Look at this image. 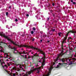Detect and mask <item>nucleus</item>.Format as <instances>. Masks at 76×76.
Here are the masks:
<instances>
[{
	"label": "nucleus",
	"instance_id": "obj_33",
	"mask_svg": "<svg viewBox=\"0 0 76 76\" xmlns=\"http://www.w3.org/2000/svg\"><path fill=\"white\" fill-rule=\"evenodd\" d=\"M13 76H16V74H15V73H13Z\"/></svg>",
	"mask_w": 76,
	"mask_h": 76
},
{
	"label": "nucleus",
	"instance_id": "obj_38",
	"mask_svg": "<svg viewBox=\"0 0 76 76\" xmlns=\"http://www.w3.org/2000/svg\"><path fill=\"white\" fill-rule=\"evenodd\" d=\"M4 54H7L6 53H5ZM9 55H7V56H8Z\"/></svg>",
	"mask_w": 76,
	"mask_h": 76
},
{
	"label": "nucleus",
	"instance_id": "obj_24",
	"mask_svg": "<svg viewBox=\"0 0 76 76\" xmlns=\"http://www.w3.org/2000/svg\"><path fill=\"white\" fill-rule=\"evenodd\" d=\"M59 67H60V66H59L58 65H57L56 66V68H58Z\"/></svg>",
	"mask_w": 76,
	"mask_h": 76
},
{
	"label": "nucleus",
	"instance_id": "obj_63",
	"mask_svg": "<svg viewBox=\"0 0 76 76\" xmlns=\"http://www.w3.org/2000/svg\"><path fill=\"white\" fill-rule=\"evenodd\" d=\"M64 47H66V45L64 46Z\"/></svg>",
	"mask_w": 76,
	"mask_h": 76
},
{
	"label": "nucleus",
	"instance_id": "obj_54",
	"mask_svg": "<svg viewBox=\"0 0 76 76\" xmlns=\"http://www.w3.org/2000/svg\"><path fill=\"white\" fill-rule=\"evenodd\" d=\"M13 69H15V67H13Z\"/></svg>",
	"mask_w": 76,
	"mask_h": 76
},
{
	"label": "nucleus",
	"instance_id": "obj_7",
	"mask_svg": "<svg viewBox=\"0 0 76 76\" xmlns=\"http://www.w3.org/2000/svg\"><path fill=\"white\" fill-rule=\"evenodd\" d=\"M58 65L61 66V67H65L67 65V64L65 63H58Z\"/></svg>",
	"mask_w": 76,
	"mask_h": 76
},
{
	"label": "nucleus",
	"instance_id": "obj_34",
	"mask_svg": "<svg viewBox=\"0 0 76 76\" xmlns=\"http://www.w3.org/2000/svg\"><path fill=\"white\" fill-rule=\"evenodd\" d=\"M1 52H3V49H1L0 51Z\"/></svg>",
	"mask_w": 76,
	"mask_h": 76
},
{
	"label": "nucleus",
	"instance_id": "obj_25",
	"mask_svg": "<svg viewBox=\"0 0 76 76\" xmlns=\"http://www.w3.org/2000/svg\"><path fill=\"white\" fill-rule=\"evenodd\" d=\"M15 51L14 50L13 52V53L14 54H17V53H18V52H17V53H15Z\"/></svg>",
	"mask_w": 76,
	"mask_h": 76
},
{
	"label": "nucleus",
	"instance_id": "obj_1",
	"mask_svg": "<svg viewBox=\"0 0 76 76\" xmlns=\"http://www.w3.org/2000/svg\"><path fill=\"white\" fill-rule=\"evenodd\" d=\"M27 47L28 48H31L35 49V50H38L37 52H40V53H41V51H42V50L41 49H40L38 48H34V47L31 46H28L27 45H21L20 46V47Z\"/></svg>",
	"mask_w": 76,
	"mask_h": 76
},
{
	"label": "nucleus",
	"instance_id": "obj_5",
	"mask_svg": "<svg viewBox=\"0 0 76 76\" xmlns=\"http://www.w3.org/2000/svg\"><path fill=\"white\" fill-rule=\"evenodd\" d=\"M70 33H72V34H75V33L76 34V31H74L73 30L69 31L66 34V35H65V37H66V38H67L68 35H69V34Z\"/></svg>",
	"mask_w": 76,
	"mask_h": 76
},
{
	"label": "nucleus",
	"instance_id": "obj_64",
	"mask_svg": "<svg viewBox=\"0 0 76 76\" xmlns=\"http://www.w3.org/2000/svg\"><path fill=\"white\" fill-rule=\"evenodd\" d=\"M20 68L21 69L22 68V67H20Z\"/></svg>",
	"mask_w": 76,
	"mask_h": 76
},
{
	"label": "nucleus",
	"instance_id": "obj_44",
	"mask_svg": "<svg viewBox=\"0 0 76 76\" xmlns=\"http://www.w3.org/2000/svg\"><path fill=\"white\" fill-rule=\"evenodd\" d=\"M31 51H32V50H30V51H29V53H31Z\"/></svg>",
	"mask_w": 76,
	"mask_h": 76
},
{
	"label": "nucleus",
	"instance_id": "obj_51",
	"mask_svg": "<svg viewBox=\"0 0 76 76\" xmlns=\"http://www.w3.org/2000/svg\"><path fill=\"white\" fill-rule=\"evenodd\" d=\"M50 12H51V13H52V12H53V11L52 10H51L50 11Z\"/></svg>",
	"mask_w": 76,
	"mask_h": 76
},
{
	"label": "nucleus",
	"instance_id": "obj_21",
	"mask_svg": "<svg viewBox=\"0 0 76 76\" xmlns=\"http://www.w3.org/2000/svg\"><path fill=\"white\" fill-rule=\"evenodd\" d=\"M31 34H34V31H31Z\"/></svg>",
	"mask_w": 76,
	"mask_h": 76
},
{
	"label": "nucleus",
	"instance_id": "obj_4",
	"mask_svg": "<svg viewBox=\"0 0 76 76\" xmlns=\"http://www.w3.org/2000/svg\"><path fill=\"white\" fill-rule=\"evenodd\" d=\"M2 36L4 38H5L7 39V40L9 41L11 44L12 43L13 44V45H16V46H19V45H17V44H16V42H13V41H12L10 39H9L7 36H6L4 35H3Z\"/></svg>",
	"mask_w": 76,
	"mask_h": 76
},
{
	"label": "nucleus",
	"instance_id": "obj_59",
	"mask_svg": "<svg viewBox=\"0 0 76 76\" xmlns=\"http://www.w3.org/2000/svg\"><path fill=\"white\" fill-rule=\"evenodd\" d=\"M1 48H3V47H2L1 46Z\"/></svg>",
	"mask_w": 76,
	"mask_h": 76
},
{
	"label": "nucleus",
	"instance_id": "obj_47",
	"mask_svg": "<svg viewBox=\"0 0 76 76\" xmlns=\"http://www.w3.org/2000/svg\"><path fill=\"white\" fill-rule=\"evenodd\" d=\"M47 42H48V43H49V42H50V41H48Z\"/></svg>",
	"mask_w": 76,
	"mask_h": 76
},
{
	"label": "nucleus",
	"instance_id": "obj_46",
	"mask_svg": "<svg viewBox=\"0 0 76 76\" xmlns=\"http://www.w3.org/2000/svg\"><path fill=\"white\" fill-rule=\"evenodd\" d=\"M21 56L22 57H24V56H23V55H21Z\"/></svg>",
	"mask_w": 76,
	"mask_h": 76
},
{
	"label": "nucleus",
	"instance_id": "obj_43",
	"mask_svg": "<svg viewBox=\"0 0 76 76\" xmlns=\"http://www.w3.org/2000/svg\"><path fill=\"white\" fill-rule=\"evenodd\" d=\"M19 53L20 54V55H21V54H22V53Z\"/></svg>",
	"mask_w": 76,
	"mask_h": 76
},
{
	"label": "nucleus",
	"instance_id": "obj_20",
	"mask_svg": "<svg viewBox=\"0 0 76 76\" xmlns=\"http://www.w3.org/2000/svg\"><path fill=\"white\" fill-rule=\"evenodd\" d=\"M33 29L34 31H35L36 30V29H35V27H33Z\"/></svg>",
	"mask_w": 76,
	"mask_h": 76
},
{
	"label": "nucleus",
	"instance_id": "obj_37",
	"mask_svg": "<svg viewBox=\"0 0 76 76\" xmlns=\"http://www.w3.org/2000/svg\"><path fill=\"white\" fill-rule=\"evenodd\" d=\"M34 38H33V39H32V41H34Z\"/></svg>",
	"mask_w": 76,
	"mask_h": 76
},
{
	"label": "nucleus",
	"instance_id": "obj_8",
	"mask_svg": "<svg viewBox=\"0 0 76 76\" xmlns=\"http://www.w3.org/2000/svg\"><path fill=\"white\" fill-rule=\"evenodd\" d=\"M52 68H50L49 69V73H48V74L47 75H43V76H48L50 75L51 74V70H52Z\"/></svg>",
	"mask_w": 76,
	"mask_h": 76
},
{
	"label": "nucleus",
	"instance_id": "obj_50",
	"mask_svg": "<svg viewBox=\"0 0 76 76\" xmlns=\"http://www.w3.org/2000/svg\"><path fill=\"white\" fill-rule=\"evenodd\" d=\"M11 7H12L10 6L9 7V8H10H10H11Z\"/></svg>",
	"mask_w": 76,
	"mask_h": 76
},
{
	"label": "nucleus",
	"instance_id": "obj_10",
	"mask_svg": "<svg viewBox=\"0 0 76 76\" xmlns=\"http://www.w3.org/2000/svg\"><path fill=\"white\" fill-rule=\"evenodd\" d=\"M33 55L35 57H39V53H38L37 54V53H36L35 54H34Z\"/></svg>",
	"mask_w": 76,
	"mask_h": 76
},
{
	"label": "nucleus",
	"instance_id": "obj_6",
	"mask_svg": "<svg viewBox=\"0 0 76 76\" xmlns=\"http://www.w3.org/2000/svg\"><path fill=\"white\" fill-rule=\"evenodd\" d=\"M67 38L65 37H64V39H62L63 41L61 43V48L62 50L63 49V48H64L63 47H64V46H63V44H64V42L65 43H66V40H67Z\"/></svg>",
	"mask_w": 76,
	"mask_h": 76
},
{
	"label": "nucleus",
	"instance_id": "obj_30",
	"mask_svg": "<svg viewBox=\"0 0 76 76\" xmlns=\"http://www.w3.org/2000/svg\"><path fill=\"white\" fill-rule=\"evenodd\" d=\"M55 29H53L52 30V31H53V32H54V31H55Z\"/></svg>",
	"mask_w": 76,
	"mask_h": 76
},
{
	"label": "nucleus",
	"instance_id": "obj_2",
	"mask_svg": "<svg viewBox=\"0 0 76 76\" xmlns=\"http://www.w3.org/2000/svg\"><path fill=\"white\" fill-rule=\"evenodd\" d=\"M62 51H61V53H60L58 55L57 58L56 59V60L55 61V62H56V61H58V60H59L60 56H63V55H64V54H67V53H68V50H66L64 53H63V50H64V48H63V49H62Z\"/></svg>",
	"mask_w": 76,
	"mask_h": 76
},
{
	"label": "nucleus",
	"instance_id": "obj_28",
	"mask_svg": "<svg viewBox=\"0 0 76 76\" xmlns=\"http://www.w3.org/2000/svg\"><path fill=\"white\" fill-rule=\"evenodd\" d=\"M42 37L44 38V37H46V36L45 35L42 36Z\"/></svg>",
	"mask_w": 76,
	"mask_h": 76
},
{
	"label": "nucleus",
	"instance_id": "obj_27",
	"mask_svg": "<svg viewBox=\"0 0 76 76\" xmlns=\"http://www.w3.org/2000/svg\"><path fill=\"white\" fill-rule=\"evenodd\" d=\"M25 34H22L21 36H22V37H25Z\"/></svg>",
	"mask_w": 76,
	"mask_h": 76
},
{
	"label": "nucleus",
	"instance_id": "obj_26",
	"mask_svg": "<svg viewBox=\"0 0 76 76\" xmlns=\"http://www.w3.org/2000/svg\"><path fill=\"white\" fill-rule=\"evenodd\" d=\"M67 42H69V39H67Z\"/></svg>",
	"mask_w": 76,
	"mask_h": 76
},
{
	"label": "nucleus",
	"instance_id": "obj_62",
	"mask_svg": "<svg viewBox=\"0 0 76 76\" xmlns=\"http://www.w3.org/2000/svg\"><path fill=\"white\" fill-rule=\"evenodd\" d=\"M5 66H7V65H5Z\"/></svg>",
	"mask_w": 76,
	"mask_h": 76
},
{
	"label": "nucleus",
	"instance_id": "obj_39",
	"mask_svg": "<svg viewBox=\"0 0 76 76\" xmlns=\"http://www.w3.org/2000/svg\"><path fill=\"white\" fill-rule=\"evenodd\" d=\"M49 18H47V20H49Z\"/></svg>",
	"mask_w": 76,
	"mask_h": 76
},
{
	"label": "nucleus",
	"instance_id": "obj_35",
	"mask_svg": "<svg viewBox=\"0 0 76 76\" xmlns=\"http://www.w3.org/2000/svg\"><path fill=\"white\" fill-rule=\"evenodd\" d=\"M26 16H27V17H28L29 16V14H27L26 15Z\"/></svg>",
	"mask_w": 76,
	"mask_h": 76
},
{
	"label": "nucleus",
	"instance_id": "obj_12",
	"mask_svg": "<svg viewBox=\"0 0 76 76\" xmlns=\"http://www.w3.org/2000/svg\"><path fill=\"white\" fill-rule=\"evenodd\" d=\"M46 58H41V59H43V62L42 63H45V60Z\"/></svg>",
	"mask_w": 76,
	"mask_h": 76
},
{
	"label": "nucleus",
	"instance_id": "obj_22",
	"mask_svg": "<svg viewBox=\"0 0 76 76\" xmlns=\"http://www.w3.org/2000/svg\"><path fill=\"white\" fill-rule=\"evenodd\" d=\"M15 22H18V19H17V18L15 19Z\"/></svg>",
	"mask_w": 76,
	"mask_h": 76
},
{
	"label": "nucleus",
	"instance_id": "obj_49",
	"mask_svg": "<svg viewBox=\"0 0 76 76\" xmlns=\"http://www.w3.org/2000/svg\"><path fill=\"white\" fill-rule=\"evenodd\" d=\"M42 39H41L40 40V42H42Z\"/></svg>",
	"mask_w": 76,
	"mask_h": 76
},
{
	"label": "nucleus",
	"instance_id": "obj_18",
	"mask_svg": "<svg viewBox=\"0 0 76 76\" xmlns=\"http://www.w3.org/2000/svg\"><path fill=\"white\" fill-rule=\"evenodd\" d=\"M72 4H73L75 5L76 4V2H72Z\"/></svg>",
	"mask_w": 76,
	"mask_h": 76
},
{
	"label": "nucleus",
	"instance_id": "obj_17",
	"mask_svg": "<svg viewBox=\"0 0 76 76\" xmlns=\"http://www.w3.org/2000/svg\"><path fill=\"white\" fill-rule=\"evenodd\" d=\"M4 63V64H5V63L4 62H1V65H3V64Z\"/></svg>",
	"mask_w": 76,
	"mask_h": 76
},
{
	"label": "nucleus",
	"instance_id": "obj_29",
	"mask_svg": "<svg viewBox=\"0 0 76 76\" xmlns=\"http://www.w3.org/2000/svg\"><path fill=\"white\" fill-rule=\"evenodd\" d=\"M16 64V66H19V65H20V64Z\"/></svg>",
	"mask_w": 76,
	"mask_h": 76
},
{
	"label": "nucleus",
	"instance_id": "obj_58",
	"mask_svg": "<svg viewBox=\"0 0 76 76\" xmlns=\"http://www.w3.org/2000/svg\"><path fill=\"white\" fill-rule=\"evenodd\" d=\"M2 67H4V66L3 65H2Z\"/></svg>",
	"mask_w": 76,
	"mask_h": 76
},
{
	"label": "nucleus",
	"instance_id": "obj_61",
	"mask_svg": "<svg viewBox=\"0 0 76 76\" xmlns=\"http://www.w3.org/2000/svg\"><path fill=\"white\" fill-rule=\"evenodd\" d=\"M27 56L26 55H25V57H26Z\"/></svg>",
	"mask_w": 76,
	"mask_h": 76
},
{
	"label": "nucleus",
	"instance_id": "obj_23",
	"mask_svg": "<svg viewBox=\"0 0 76 76\" xmlns=\"http://www.w3.org/2000/svg\"><path fill=\"white\" fill-rule=\"evenodd\" d=\"M68 39H72V38L70 37H68Z\"/></svg>",
	"mask_w": 76,
	"mask_h": 76
},
{
	"label": "nucleus",
	"instance_id": "obj_9",
	"mask_svg": "<svg viewBox=\"0 0 76 76\" xmlns=\"http://www.w3.org/2000/svg\"><path fill=\"white\" fill-rule=\"evenodd\" d=\"M41 53L40 54H42V55H43V57H42V58H45V57H46V55H45V52H43L42 51V50L41 51Z\"/></svg>",
	"mask_w": 76,
	"mask_h": 76
},
{
	"label": "nucleus",
	"instance_id": "obj_36",
	"mask_svg": "<svg viewBox=\"0 0 76 76\" xmlns=\"http://www.w3.org/2000/svg\"><path fill=\"white\" fill-rule=\"evenodd\" d=\"M54 5H55V4H54V3H52V5L54 6Z\"/></svg>",
	"mask_w": 76,
	"mask_h": 76
},
{
	"label": "nucleus",
	"instance_id": "obj_31",
	"mask_svg": "<svg viewBox=\"0 0 76 76\" xmlns=\"http://www.w3.org/2000/svg\"><path fill=\"white\" fill-rule=\"evenodd\" d=\"M14 62L15 64V63H13V64H14L15 65V64H16V62H15V61H14Z\"/></svg>",
	"mask_w": 76,
	"mask_h": 76
},
{
	"label": "nucleus",
	"instance_id": "obj_60",
	"mask_svg": "<svg viewBox=\"0 0 76 76\" xmlns=\"http://www.w3.org/2000/svg\"><path fill=\"white\" fill-rule=\"evenodd\" d=\"M41 1H44V0H40Z\"/></svg>",
	"mask_w": 76,
	"mask_h": 76
},
{
	"label": "nucleus",
	"instance_id": "obj_40",
	"mask_svg": "<svg viewBox=\"0 0 76 76\" xmlns=\"http://www.w3.org/2000/svg\"><path fill=\"white\" fill-rule=\"evenodd\" d=\"M28 58H31V57L29 56H28Z\"/></svg>",
	"mask_w": 76,
	"mask_h": 76
},
{
	"label": "nucleus",
	"instance_id": "obj_13",
	"mask_svg": "<svg viewBox=\"0 0 76 76\" xmlns=\"http://www.w3.org/2000/svg\"><path fill=\"white\" fill-rule=\"evenodd\" d=\"M42 67H43V66H44L45 64V63L42 62Z\"/></svg>",
	"mask_w": 76,
	"mask_h": 76
},
{
	"label": "nucleus",
	"instance_id": "obj_16",
	"mask_svg": "<svg viewBox=\"0 0 76 76\" xmlns=\"http://www.w3.org/2000/svg\"><path fill=\"white\" fill-rule=\"evenodd\" d=\"M11 49H13V50H14V51H16V48L15 47H14L13 48H11Z\"/></svg>",
	"mask_w": 76,
	"mask_h": 76
},
{
	"label": "nucleus",
	"instance_id": "obj_19",
	"mask_svg": "<svg viewBox=\"0 0 76 76\" xmlns=\"http://www.w3.org/2000/svg\"><path fill=\"white\" fill-rule=\"evenodd\" d=\"M8 14H9V12H6V16H8Z\"/></svg>",
	"mask_w": 76,
	"mask_h": 76
},
{
	"label": "nucleus",
	"instance_id": "obj_57",
	"mask_svg": "<svg viewBox=\"0 0 76 76\" xmlns=\"http://www.w3.org/2000/svg\"><path fill=\"white\" fill-rule=\"evenodd\" d=\"M1 42V43H3V42Z\"/></svg>",
	"mask_w": 76,
	"mask_h": 76
},
{
	"label": "nucleus",
	"instance_id": "obj_15",
	"mask_svg": "<svg viewBox=\"0 0 76 76\" xmlns=\"http://www.w3.org/2000/svg\"><path fill=\"white\" fill-rule=\"evenodd\" d=\"M22 54H27V52L26 53V51H23L22 53Z\"/></svg>",
	"mask_w": 76,
	"mask_h": 76
},
{
	"label": "nucleus",
	"instance_id": "obj_41",
	"mask_svg": "<svg viewBox=\"0 0 76 76\" xmlns=\"http://www.w3.org/2000/svg\"><path fill=\"white\" fill-rule=\"evenodd\" d=\"M8 66H10V64L9 63L8 64Z\"/></svg>",
	"mask_w": 76,
	"mask_h": 76
},
{
	"label": "nucleus",
	"instance_id": "obj_42",
	"mask_svg": "<svg viewBox=\"0 0 76 76\" xmlns=\"http://www.w3.org/2000/svg\"><path fill=\"white\" fill-rule=\"evenodd\" d=\"M49 34H50V35H53V34L51 33H49Z\"/></svg>",
	"mask_w": 76,
	"mask_h": 76
},
{
	"label": "nucleus",
	"instance_id": "obj_48",
	"mask_svg": "<svg viewBox=\"0 0 76 76\" xmlns=\"http://www.w3.org/2000/svg\"><path fill=\"white\" fill-rule=\"evenodd\" d=\"M31 58H34V56H31Z\"/></svg>",
	"mask_w": 76,
	"mask_h": 76
},
{
	"label": "nucleus",
	"instance_id": "obj_55",
	"mask_svg": "<svg viewBox=\"0 0 76 76\" xmlns=\"http://www.w3.org/2000/svg\"><path fill=\"white\" fill-rule=\"evenodd\" d=\"M0 61L1 63V60H0Z\"/></svg>",
	"mask_w": 76,
	"mask_h": 76
},
{
	"label": "nucleus",
	"instance_id": "obj_53",
	"mask_svg": "<svg viewBox=\"0 0 76 76\" xmlns=\"http://www.w3.org/2000/svg\"><path fill=\"white\" fill-rule=\"evenodd\" d=\"M55 64V63H53V65H54Z\"/></svg>",
	"mask_w": 76,
	"mask_h": 76
},
{
	"label": "nucleus",
	"instance_id": "obj_11",
	"mask_svg": "<svg viewBox=\"0 0 76 76\" xmlns=\"http://www.w3.org/2000/svg\"><path fill=\"white\" fill-rule=\"evenodd\" d=\"M61 61H62V62H63V63H64V62L66 61V60H65V58H62L61 59Z\"/></svg>",
	"mask_w": 76,
	"mask_h": 76
},
{
	"label": "nucleus",
	"instance_id": "obj_56",
	"mask_svg": "<svg viewBox=\"0 0 76 76\" xmlns=\"http://www.w3.org/2000/svg\"><path fill=\"white\" fill-rule=\"evenodd\" d=\"M53 17H54V16H55V15L54 14H53Z\"/></svg>",
	"mask_w": 76,
	"mask_h": 76
},
{
	"label": "nucleus",
	"instance_id": "obj_3",
	"mask_svg": "<svg viewBox=\"0 0 76 76\" xmlns=\"http://www.w3.org/2000/svg\"><path fill=\"white\" fill-rule=\"evenodd\" d=\"M40 69L41 68L40 67H39L37 68H35L33 70H31L30 71H29L28 72H26V74H25L26 76H28V75H31V73H33L34 71H35V70H37V73H39L40 71L39 70H40Z\"/></svg>",
	"mask_w": 76,
	"mask_h": 76
},
{
	"label": "nucleus",
	"instance_id": "obj_32",
	"mask_svg": "<svg viewBox=\"0 0 76 76\" xmlns=\"http://www.w3.org/2000/svg\"><path fill=\"white\" fill-rule=\"evenodd\" d=\"M70 1L71 3H73V0H70Z\"/></svg>",
	"mask_w": 76,
	"mask_h": 76
},
{
	"label": "nucleus",
	"instance_id": "obj_14",
	"mask_svg": "<svg viewBox=\"0 0 76 76\" xmlns=\"http://www.w3.org/2000/svg\"><path fill=\"white\" fill-rule=\"evenodd\" d=\"M62 34V33L59 32V33H58V36L60 37L61 36V35Z\"/></svg>",
	"mask_w": 76,
	"mask_h": 76
},
{
	"label": "nucleus",
	"instance_id": "obj_52",
	"mask_svg": "<svg viewBox=\"0 0 76 76\" xmlns=\"http://www.w3.org/2000/svg\"><path fill=\"white\" fill-rule=\"evenodd\" d=\"M25 58H26V59L27 58V57H25Z\"/></svg>",
	"mask_w": 76,
	"mask_h": 76
},
{
	"label": "nucleus",
	"instance_id": "obj_45",
	"mask_svg": "<svg viewBox=\"0 0 76 76\" xmlns=\"http://www.w3.org/2000/svg\"><path fill=\"white\" fill-rule=\"evenodd\" d=\"M72 60V59H69V61H70V60Z\"/></svg>",
	"mask_w": 76,
	"mask_h": 76
}]
</instances>
